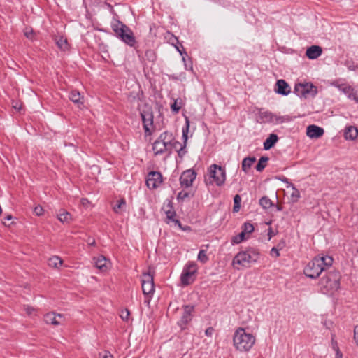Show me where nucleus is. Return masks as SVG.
<instances>
[{
    "instance_id": "21",
    "label": "nucleus",
    "mask_w": 358,
    "mask_h": 358,
    "mask_svg": "<svg viewBox=\"0 0 358 358\" xmlns=\"http://www.w3.org/2000/svg\"><path fill=\"white\" fill-rule=\"evenodd\" d=\"M157 139L171 148V143H173L174 136L172 132L165 131L159 135Z\"/></svg>"
},
{
    "instance_id": "54",
    "label": "nucleus",
    "mask_w": 358,
    "mask_h": 358,
    "mask_svg": "<svg viewBox=\"0 0 358 358\" xmlns=\"http://www.w3.org/2000/svg\"><path fill=\"white\" fill-rule=\"evenodd\" d=\"M24 309L28 315H31L34 311V308L29 306H24Z\"/></svg>"
},
{
    "instance_id": "5",
    "label": "nucleus",
    "mask_w": 358,
    "mask_h": 358,
    "mask_svg": "<svg viewBox=\"0 0 358 358\" xmlns=\"http://www.w3.org/2000/svg\"><path fill=\"white\" fill-rule=\"evenodd\" d=\"M112 29L116 36L126 44L131 47H134L136 43V38L132 31L122 22L117 20L113 25Z\"/></svg>"
},
{
    "instance_id": "9",
    "label": "nucleus",
    "mask_w": 358,
    "mask_h": 358,
    "mask_svg": "<svg viewBox=\"0 0 358 358\" xmlns=\"http://www.w3.org/2000/svg\"><path fill=\"white\" fill-rule=\"evenodd\" d=\"M209 176L217 186H222L226 180L225 169L217 164H212L209 169Z\"/></svg>"
},
{
    "instance_id": "11",
    "label": "nucleus",
    "mask_w": 358,
    "mask_h": 358,
    "mask_svg": "<svg viewBox=\"0 0 358 358\" xmlns=\"http://www.w3.org/2000/svg\"><path fill=\"white\" fill-rule=\"evenodd\" d=\"M162 175L159 171H150L146 178V185L149 189H156L162 182Z\"/></svg>"
},
{
    "instance_id": "13",
    "label": "nucleus",
    "mask_w": 358,
    "mask_h": 358,
    "mask_svg": "<svg viewBox=\"0 0 358 358\" xmlns=\"http://www.w3.org/2000/svg\"><path fill=\"white\" fill-rule=\"evenodd\" d=\"M196 177V173L193 169L183 171L180 177V183L182 187H189L192 185Z\"/></svg>"
},
{
    "instance_id": "30",
    "label": "nucleus",
    "mask_w": 358,
    "mask_h": 358,
    "mask_svg": "<svg viewBox=\"0 0 358 358\" xmlns=\"http://www.w3.org/2000/svg\"><path fill=\"white\" fill-rule=\"evenodd\" d=\"M144 59L148 62L153 64L157 59L155 52L151 49L147 50L145 52Z\"/></svg>"
},
{
    "instance_id": "45",
    "label": "nucleus",
    "mask_w": 358,
    "mask_h": 358,
    "mask_svg": "<svg viewBox=\"0 0 358 358\" xmlns=\"http://www.w3.org/2000/svg\"><path fill=\"white\" fill-rule=\"evenodd\" d=\"M130 312L127 308L121 310L120 317L124 321L128 322L129 320Z\"/></svg>"
},
{
    "instance_id": "10",
    "label": "nucleus",
    "mask_w": 358,
    "mask_h": 358,
    "mask_svg": "<svg viewBox=\"0 0 358 358\" xmlns=\"http://www.w3.org/2000/svg\"><path fill=\"white\" fill-rule=\"evenodd\" d=\"M141 287L144 295H152L155 292L153 275L150 273H144L141 280Z\"/></svg>"
},
{
    "instance_id": "39",
    "label": "nucleus",
    "mask_w": 358,
    "mask_h": 358,
    "mask_svg": "<svg viewBox=\"0 0 358 358\" xmlns=\"http://www.w3.org/2000/svg\"><path fill=\"white\" fill-rule=\"evenodd\" d=\"M245 239V234L244 232H241L238 235L234 236L231 239V243L234 244H238Z\"/></svg>"
},
{
    "instance_id": "62",
    "label": "nucleus",
    "mask_w": 358,
    "mask_h": 358,
    "mask_svg": "<svg viewBox=\"0 0 358 358\" xmlns=\"http://www.w3.org/2000/svg\"><path fill=\"white\" fill-rule=\"evenodd\" d=\"M284 245H285V242L284 241L282 243H279L278 244V246H277L278 248H277L279 249V250H281L283 248Z\"/></svg>"
},
{
    "instance_id": "25",
    "label": "nucleus",
    "mask_w": 358,
    "mask_h": 358,
    "mask_svg": "<svg viewBox=\"0 0 358 358\" xmlns=\"http://www.w3.org/2000/svg\"><path fill=\"white\" fill-rule=\"evenodd\" d=\"M57 218L61 222L64 224H69L72 220V215L70 213L62 209L57 214Z\"/></svg>"
},
{
    "instance_id": "14",
    "label": "nucleus",
    "mask_w": 358,
    "mask_h": 358,
    "mask_svg": "<svg viewBox=\"0 0 358 358\" xmlns=\"http://www.w3.org/2000/svg\"><path fill=\"white\" fill-rule=\"evenodd\" d=\"M332 85L337 87L340 91L347 95L348 98L355 99L354 96L355 90L348 84L345 83H340L339 80H335L332 83Z\"/></svg>"
},
{
    "instance_id": "19",
    "label": "nucleus",
    "mask_w": 358,
    "mask_h": 358,
    "mask_svg": "<svg viewBox=\"0 0 358 358\" xmlns=\"http://www.w3.org/2000/svg\"><path fill=\"white\" fill-rule=\"evenodd\" d=\"M152 150L155 155H160L165 152L171 153V148L162 143L160 141L157 139L152 144Z\"/></svg>"
},
{
    "instance_id": "17",
    "label": "nucleus",
    "mask_w": 358,
    "mask_h": 358,
    "mask_svg": "<svg viewBox=\"0 0 358 358\" xmlns=\"http://www.w3.org/2000/svg\"><path fill=\"white\" fill-rule=\"evenodd\" d=\"M324 133L323 128L315 124H310L306 128V135L310 138H319L323 136Z\"/></svg>"
},
{
    "instance_id": "37",
    "label": "nucleus",
    "mask_w": 358,
    "mask_h": 358,
    "mask_svg": "<svg viewBox=\"0 0 358 358\" xmlns=\"http://www.w3.org/2000/svg\"><path fill=\"white\" fill-rule=\"evenodd\" d=\"M290 187H292L293 192L291 194V199L293 202H297L299 199L300 198V192L295 187L294 184L290 183Z\"/></svg>"
},
{
    "instance_id": "28",
    "label": "nucleus",
    "mask_w": 358,
    "mask_h": 358,
    "mask_svg": "<svg viewBox=\"0 0 358 358\" xmlns=\"http://www.w3.org/2000/svg\"><path fill=\"white\" fill-rule=\"evenodd\" d=\"M62 262V259L58 256H54L48 259V265L54 268H59Z\"/></svg>"
},
{
    "instance_id": "53",
    "label": "nucleus",
    "mask_w": 358,
    "mask_h": 358,
    "mask_svg": "<svg viewBox=\"0 0 358 358\" xmlns=\"http://www.w3.org/2000/svg\"><path fill=\"white\" fill-rule=\"evenodd\" d=\"M354 339L358 346V326H356L354 330Z\"/></svg>"
},
{
    "instance_id": "16",
    "label": "nucleus",
    "mask_w": 358,
    "mask_h": 358,
    "mask_svg": "<svg viewBox=\"0 0 358 358\" xmlns=\"http://www.w3.org/2000/svg\"><path fill=\"white\" fill-rule=\"evenodd\" d=\"M274 91L278 94L287 96L291 92V88L285 80L280 79L275 83Z\"/></svg>"
},
{
    "instance_id": "33",
    "label": "nucleus",
    "mask_w": 358,
    "mask_h": 358,
    "mask_svg": "<svg viewBox=\"0 0 358 358\" xmlns=\"http://www.w3.org/2000/svg\"><path fill=\"white\" fill-rule=\"evenodd\" d=\"M260 119L265 122H273L275 115L268 111L262 112L259 113Z\"/></svg>"
},
{
    "instance_id": "23",
    "label": "nucleus",
    "mask_w": 358,
    "mask_h": 358,
    "mask_svg": "<svg viewBox=\"0 0 358 358\" xmlns=\"http://www.w3.org/2000/svg\"><path fill=\"white\" fill-rule=\"evenodd\" d=\"M344 136L346 140L353 141L358 136V129L354 126L347 127L345 129Z\"/></svg>"
},
{
    "instance_id": "24",
    "label": "nucleus",
    "mask_w": 358,
    "mask_h": 358,
    "mask_svg": "<svg viewBox=\"0 0 358 358\" xmlns=\"http://www.w3.org/2000/svg\"><path fill=\"white\" fill-rule=\"evenodd\" d=\"M278 141V136L275 134H271L264 142V149L268 150L271 149Z\"/></svg>"
},
{
    "instance_id": "60",
    "label": "nucleus",
    "mask_w": 358,
    "mask_h": 358,
    "mask_svg": "<svg viewBox=\"0 0 358 358\" xmlns=\"http://www.w3.org/2000/svg\"><path fill=\"white\" fill-rule=\"evenodd\" d=\"M273 235V230H272L271 228H269L268 229V239L269 240L272 238Z\"/></svg>"
},
{
    "instance_id": "26",
    "label": "nucleus",
    "mask_w": 358,
    "mask_h": 358,
    "mask_svg": "<svg viewBox=\"0 0 358 358\" xmlns=\"http://www.w3.org/2000/svg\"><path fill=\"white\" fill-rule=\"evenodd\" d=\"M256 161V158L255 157H248L243 159L242 161V170L245 173H248L250 169L252 164Z\"/></svg>"
},
{
    "instance_id": "35",
    "label": "nucleus",
    "mask_w": 358,
    "mask_h": 358,
    "mask_svg": "<svg viewBox=\"0 0 358 358\" xmlns=\"http://www.w3.org/2000/svg\"><path fill=\"white\" fill-rule=\"evenodd\" d=\"M182 103L181 99H180V101H178V99L175 100L173 103L171 104V111L174 114L178 113L182 107Z\"/></svg>"
},
{
    "instance_id": "43",
    "label": "nucleus",
    "mask_w": 358,
    "mask_h": 358,
    "mask_svg": "<svg viewBox=\"0 0 358 358\" xmlns=\"http://www.w3.org/2000/svg\"><path fill=\"white\" fill-rule=\"evenodd\" d=\"M198 260L203 264L206 263L208 261V257L206 255V252L204 250H201L198 254Z\"/></svg>"
},
{
    "instance_id": "47",
    "label": "nucleus",
    "mask_w": 358,
    "mask_h": 358,
    "mask_svg": "<svg viewBox=\"0 0 358 358\" xmlns=\"http://www.w3.org/2000/svg\"><path fill=\"white\" fill-rule=\"evenodd\" d=\"M86 242L90 246H95L96 245V241L94 238L89 236L87 239L86 240Z\"/></svg>"
},
{
    "instance_id": "44",
    "label": "nucleus",
    "mask_w": 358,
    "mask_h": 358,
    "mask_svg": "<svg viewBox=\"0 0 358 358\" xmlns=\"http://www.w3.org/2000/svg\"><path fill=\"white\" fill-rule=\"evenodd\" d=\"M193 194H192V196ZM190 193L185 191H181L178 193L177 196V199L178 201H184L187 198L190 197Z\"/></svg>"
},
{
    "instance_id": "57",
    "label": "nucleus",
    "mask_w": 358,
    "mask_h": 358,
    "mask_svg": "<svg viewBox=\"0 0 358 358\" xmlns=\"http://www.w3.org/2000/svg\"><path fill=\"white\" fill-rule=\"evenodd\" d=\"M33 31H25L24 32V35L26 36L27 38H32V36H33Z\"/></svg>"
},
{
    "instance_id": "38",
    "label": "nucleus",
    "mask_w": 358,
    "mask_h": 358,
    "mask_svg": "<svg viewBox=\"0 0 358 358\" xmlns=\"http://www.w3.org/2000/svg\"><path fill=\"white\" fill-rule=\"evenodd\" d=\"M241 198L239 194H236L234 197V212H238L241 208Z\"/></svg>"
},
{
    "instance_id": "56",
    "label": "nucleus",
    "mask_w": 358,
    "mask_h": 358,
    "mask_svg": "<svg viewBox=\"0 0 358 358\" xmlns=\"http://www.w3.org/2000/svg\"><path fill=\"white\" fill-rule=\"evenodd\" d=\"M173 222H174L177 226H178V227H180L182 231L187 230L185 227H182V224L180 220L175 219Z\"/></svg>"
},
{
    "instance_id": "20",
    "label": "nucleus",
    "mask_w": 358,
    "mask_h": 358,
    "mask_svg": "<svg viewBox=\"0 0 358 358\" xmlns=\"http://www.w3.org/2000/svg\"><path fill=\"white\" fill-rule=\"evenodd\" d=\"M322 53V48L319 45H311L308 48L306 52V56L310 59L318 58Z\"/></svg>"
},
{
    "instance_id": "12",
    "label": "nucleus",
    "mask_w": 358,
    "mask_h": 358,
    "mask_svg": "<svg viewBox=\"0 0 358 358\" xmlns=\"http://www.w3.org/2000/svg\"><path fill=\"white\" fill-rule=\"evenodd\" d=\"M184 312L180 318L178 322V324L182 330L186 328L187 324L192 320V313L194 310V306L191 305L183 306Z\"/></svg>"
},
{
    "instance_id": "48",
    "label": "nucleus",
    "mask_w": 358,
    "mask_h": 358,
    "mask_svg": "<svg viewBox=\"0 0 358 358\" xmlns=\"http://www.w3.org/2000/svg\"><path fill=\"white\" fill-rule=\"evenodd\" d=\"M331 347L334 350H337L339 349L338 343H337L336 340H335V338H334V336H333L331 338Z\"/></svg>"
},
{
    "instance_id": "49",
    "label": "nucleus",
    "mask_w": 358,
    "mask_h": 358,
    "mask_svg": "<svg viewBox=\"0 0 358 358\" xmlns=\"http://www.w3.org/2000/svg\"><path fill=\"white\" fill-rule=\"evenodd\" d=\"M182 145L179 141H176L175 138L173 141V143H171V150H173V148L176 149V150H178L179 148H178V146H181Z\"/></svg>"
},
{
    "instance_id": "51",
    "label": "nucleus",
    "mask_w": 358,
    "mask_h": 358,
    "mask_svg": "<svg viewBox=\"0 0 358 358\" xmlns=\"http://www.w3.org/2000/svg\"><path fill=\"white\" fill-rule=\"evenodd\" d=\"M214 332V329L212 327L207 328L205 331V334L207 336H212Z\"/></svg>"
},
{
    "instance_id": "4",
    "label": "nucleus",
    "mask_w": 358,
    "mask_h": 358,
    "mask_svg": "<svg viewBox=\"0 0 358 358\" xmlns=\"http://www.w3.org/2000/svg\"><path fill=\"white\" fill-rule=\"evenodd\" d=\"M234 345L241 352H248L255 343V338L251 334H248L243 328L239 327L234 333L233 338Z\"/></svg>"
},
{
    "instance_id": "50",
    "label": "nucleus",
    "mask_w": 358,
    "mask_h": 358,
    "mask_svg": "<svg viewBox=\"0 0 358 358\" xmlns=\"http://www.w3.org/2000/svg\"><path fill=\"white\" fill-rule=\"evenodd\" d=\"M34 213L37 215H41L43 213V209L42 208L41 206H36L34 208Z\"/></svg>"
},
{
    "instance_id": "61",
    "label": "nucleus",
    "mask_w": 358,
    "mask_h": 358,
    "mask_svg": "<svg viewBox=\"0 0 358 358\" xmlns=\"http://www.w3.org/2000/svg\"><path fill=\"white\" fill-rule=\"evenodd\" d=\"M354 96H355V98L352 99L354 100L356 103H358V94L355 91L354 92Z\"/></svg>"
},
{
    "instance_id": "18",
    "label": "nucleus",
    "mask_w": 358,
    "mask_h": 358,
    "mask_svg": "<svg viewBox=\"0 0 358 358\" xmlns=\"http://www.w3.org/2000/svg\"><path fill=\"white\" fill-rule=\"evenodd\" d=\"M64 317L62 314H56L54 312H50L44 315V321L48 324H52L54 326H58L62 324L59 320Z\"/></svg>"
},
{
    "instance_id": "7",
    "label": "nucleus",
    "mask_w": 358,
    "mask_h": 358,
    "mask_svg": "<svg viewBox=\"0 0 358 358\" xmlns=\"http://www.w3.org/2000/svg\"><path fill=\"white\" fill-rule=\"evenodd\" d=\"M196 272V264L194 262H189L184 267L180 275V282L182 286H187L193 282Z\"/></svg>"
},
{
    "instance_id": "52",
    "label": "nucleus",
    "mask_w": 358,
    "mask_h": 358,
    "mask_svg": "<svg viewBox=\"0 0 358 358\" xmlns=\"http://www.w3.org/2000/svg\"><path fill=\"white\" fill-rule=\"evenodd\" d=\"M278 179H279L280 180H281L282 182H285V183L288 184V185L287 186V187H290V183H291V182H289L288 178H287L285 176H280V177H279V178H278Z\"/></svg>"
},
{
    "instance_id": "6",
    "label": "nucleus",
    "mask_w": 358,
    "mask_h": 358,
    "mask_svg": "<svg viewBox=\"0 0 358 358\" xmlns=\"http://www.w3.org/2000/svg\"><path fill=\"white\" fill-rule=\"evenodd\" d=\"M141 118L143 122V127L145 134L147 135L151 134V129L153 127V111L152 107L145 103L143 108H138Z\"/></svg>"
},
{
    "instance_id": "41",
    "label": "nucleus",
    "mask_w": 358,
    "mask_h": 358,
    "mask_svg": "<svg viewBox=\"0 0 358 358\" xmlns=\"http://www.w3.org/2000/svg\"><path fill=\"white\" fill-rule=\"evenodd\" d=\"M176 49L177 51L180 54V55L182 56V60L185 62V56H187V52L185 50L184 47L182 46V43L179 42V43L176 44L175 45Z\"/></svg>"
},
{
    "instance_id": "8",
    "label": "nucleus",
    "mask_w": 358,
    "mask_h": 358,
    "mask_svg": "<svg viewBox=\"0 0 358 358\" xmlns=\"http://www.w3.org/2000/svg\"><path fill=\"white\" fill-rule=\"evenodd\" d=\"M295 93L300 97H314L317 93V88L312 83H297L294 87Z\"/></svg>"
},
{
    "instance_id": "59",
    "label": "nucleus",
    "mask_w": 358,
    "mask_h": 358,
    "mask_svg": "<svg viewBox=\"0 0 358 358\" xmlns=\"http://www.w3.org/2000/svg\"><path fill=\"white\" fill-rule=\"evenodd\" d=\"M274 120L276 122H284V117H274Z\"/></svg>"
},
{
    "instance_id": "2",
    "label": "nucleus",
    "mask_w": 358,
    "mask_h": 358,
    "mask_svg": "<svg viewBox=\"0 0 358 358\" xmlns=\"http://www.w3.org/2000/svg\"><path fill=\"white\" fill-rule=\"evenodd\" d=\"M341 275L339 271L332 269H329L326 271L324 275L320 280V286L322 292L324 294L329 292H334L337 291L340 287V280Z\"/></svg>"
},
{
    "instance_id": "31",
    "label": "nucleus",
    "mask_w": 358,
    "mask_h": 358,
    "mask_svg": "<svg viewBox=\"0 0 358 358\" xmlns=\"http://www.w3.org/2000/svg\"><path fill=\"white\" fill-rule=\"evenodd\" d=\"M268 161V157H266V156H262L260 157V159H259V162L257 163V164L256 165V170L257 171H262L264 168L266 166V162Z\"/></svg>"
},
{
    "instance_id": "1",
    "label": "nucleus",
    "mask_w": 358,
    "mask_h": 358,
    "mask_svg": "<svg viewBox=\"0 0 358 358\" xmlns=\"http://www.w3.org/2000/svg\"><path fill=\"white\" fill-rule=\"evenodd\" d=\"M334 259L328 255H317L313 258L304 268V274L312 279L320 276L322 272L331 269Z\"/></svg>"
},
{
    "instance_id": "42",
    "label": "nucleus",
    "mask_w": 358,
    "mask_h": 358,
    "mask_svg": "<svg viewBox=\"0 0 358 358\" xmlns=\"http://www.w3.org/2000/svg\"><path fill=\"white\" fill-rule=\"evenodd\" d=\"M242 232L246 234H251L254 231V227L251 223L245 222L242 227Z\"/></svg>"
},
{
    "instance_id": "40",
    "label": "nucleus",
    "mask_w": 358,
    "mask_h": 358,
    "mask_svg": "<svg viewBox=\"0 0 358 358\" xmlns=\"http://www.w3.org/2000/svg\"><path fill=\"white\" fill-rule=\"evenodd\" d=\"M166 38H167L169 43L173 45H175L176 44H178L180 42L178 38L169 31L166 32Z\"/></svg>"
},
{
    "instance_id": "27",
    "label": "nucleus",
    "mask_w": 358,
    "mask_h": 358,
    "mask_svg": "<svg viewBox=\"0 0 358 358\" xmlns=\"http://www.w3.org/2000/svg\"><path fill=\"white\" fill-rule=\"evenodd\" d=\"M126 209V201L124 199H121L117 201V204L113 207V210L115 213H120Z\"/></svg>"
},
{
    "instance_id": "29",
    "label": "nucleus",
    "mask_w": 358,
    "mask_h": 358,
    "mask_svg": "<svg viewBox=\"0 0 358 358\" xmlns=\"http://www.w3.org/2000/svg\"><path fill=\"white\" fill-rule=\"evenodd\" d=\"M69 99L75 103H83L81 100V96L78 91L72 90L69 94Z\"/></svg>"
},
{
    "instance_id": "55",
    "label": "nucleus",
    "mask_w": 358,
    "mask_h": 358,
    "mask_svg": "<svg viewBox=\"0 0 358 358\" xmlns=\"http://www.w3.org/2000/svg\"><path fill=\"white\" fill-rule=\"evenodd\" d=\"M173 222H174L177 226H178V227H180L182 231L187 230L185 227H182V224L180 220L175 219Z\"/></svg>"
},
{
    "instance_id": "46",
    "label": "nucleus",
    "mask_w": 358,
    "mask_h": 358,
    "mask_svg": "<svg viewBox=\"0 0 358 358\" xmlns=\"http://www.w3.org/2000/svg\"><path fill=\"white\" fill-rule=\"evenodd\" d=\"M270 255H271L272 257H280L279 249H278L277 248L273 247V248L271 250Z\"/></svg>"
},
{
    "instance_id": "15",
    "label": "nucleus",
    "mask_w": 358,
    "mask_h": 358,
    "mask_svg": "<svg viewBox=\"0 0 358 358\" xmlns=\"http://www.w3.org/2000/svg\"><path fill=\"white\" fill-rule=\"evenodd\" d=\"M189 128V120L188 117H185V127L182 129V137L184 138V143L177 150L178 155L180 159H182L184 155L186 154V143L187 140V134Z\"/></svg>"
},
{
    "instance_id": "58",
    "label": "nucleus",
    "mask_w": 358,
    "mask_h": 358,
    "mask_svg": "<svg viewBox=\"0 0 358 358\" xmlns=\"http://www.w3.org/2000/svg\"><path fill=\"white\" fill-rule=\"evenodd\" d=\"M335 352H336V358H342L343 357V354L340 351L339 349L337 350H335Z\"/></svg>"
},
{
    "instance_id": "22",
    "label": "nucleus",
    "mask_w": 358,
    "mask_h": 358,
    "mask_svg": "<svg viewBox=\"0 0 358 358\" xmlns=\"http://www.w3.org/2000/svg\"><path fill=\"white\" fill-rule=\"evenodd\" d=\"M94 266L101 271H106L108 268L107 259L103 255L94 258Z\"/></svg>"
},
{
    "instance_id": "34",
    "label": "nucleus",
    "mask_w": 358,
    "mask_h": 358,
    "mask_svg": "<svg viewBox=\"0 0 358 358\" xmlns=\"http://www.w3.org/2000/svg\"><path fill=\"white\" fill-rule=\"evenodd\" d=\"M168 207H169V209H168L165 211V213L166 215V218L169 221L173 222V220H175L176 213V211L173 209L171 202L169 203Z\"/></svg>"
},
{
    "instance_id": "32",
    "label": "nucleus",
    "mask_w": 358,
    "mask_h": 358,
    "mask_svg": "<svg viewBox=\"0 0 358 358\" xmlns=\"http://www.w3.org/2000/svg\"><path fill=\"white\" fill-rule=\"evenodd\" d=\"M259 205L264 208V209H268L270 208L273 204L272 201L266 196H264L262 197L259 199Z\"/></svg>"
},
{
    "instance_id": "64",
    "label": "nucleus",
    "mask_w": 358,
    "mask_h": 358,
    "mask_svg": "<svg viewBox=\"0 0 358 358\" xmlns=\"http://www.w3.org/2000/svg\"><path fill=\"white\" fill-rule=\"evenodd\" d=\"M12 218H13V217H12V215H6V216L4 217V220H12Z\"/></svg>"
},
{
    "instance_id": "36",
    "label": "nucleus",
    "mask_w": 358,
    "mask_h": 358,
    "mask_svg": "<svg viewBox=\"0 0 358 358\" xmlns=\"http://www.w3.org/2000/svg\"><path fill=\"white\" fill-rule=\"evenodd\" d=\"M57 45L59 49H61L62 50H64V51L68 50V48H69V44H68L67 40L66 38H64L63 37H60L57 41Z\"/></svg>"
},
{
    "instance_id": "3",
    "label": "nucleus",
    "mask_w": 358,
    "mask_h": 358,
    "mask_svg": "<svg viewBox=\"0 0 358 358\" xmlns=\"http://www.w3.org/2000/svg\"><path fill=\"white\" fill-rule=\"evenodd\" d=\"M260 252L258 249L252 247L247 248L245 251L238 252L232 260V265L237 269L236 265L241 267H248L251 263L257 262L259 257Z\"/></svg>"
},
{
    "instance_id": "63",
    "label": "nucleus",
    "mask_w": 358,
    "mask_h": 358,
    "mask_svg": "<svg viewBox=\"0 0 358 358\" xmlns=\"http://www.w3.org/2000/svg\"><path fill=\"white\" fill-rule=\"evenodd\" d=\"M103 358H113V355L110 352H106Z\"/></svg>"
}]
</instances>
